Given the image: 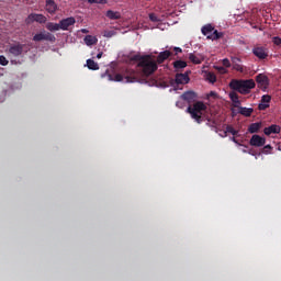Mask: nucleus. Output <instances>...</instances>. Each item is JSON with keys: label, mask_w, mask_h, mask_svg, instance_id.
<instances>
[{"label": "nucleus", "mask_w": 281, "mask_h": 281, "mask_svg": "<svg viewBox=\"0 0 281 281\" xmlns=\"http://www.w3.org/2000/svg\"><path fill=\"white\" fill-rule=\"evenodd\" d=\"M176 85H188L190 82V77L188 76V72L186 74H177L175 78Z\"/></svg>", "instance_id": "obj_12"}, {"label": "nucleus", "mask_w": 281, "mask_h": 281, "mask_svg": "<svg viewBox=\"0 0 281 281\" xmlns=\"http://www.w3.org/2000/svg\"><path fill=\"white\" fill-rule=\"evenodd\" d=\"M83 43L88 46L91 47V45H98V37L93 36V35H87L83 38Z\"/></svg>", "instance_id": "obj_21"}, {"label": "nucleus", "mask_w": 281, "mask_h": 281, "mask_svg": "<svg viewBox=\"0 0 281 281\" xmlns=\"http://www.w3.org/2000/svg\"><path fill=\"white\" fill-rule=\"evenodd\" d=\"M45 9H46V12H48L49 14H55L56 10H58V5L54 0H46Z\"/></svg>", "instance_id": "obj_15"}, {"label": "nucleus", "mask_w": 281, "mask_h": 281, "mask_svg": "<svg viewBox=\"0 0 281 281\" xmlns=\"http://www.w3.org/2000/svg\"><path fill=\"white\" fill-rule=\"evenodd\" d=\"M189 60L193 63V65H201L205 57L202 54L191 53L189 54Z\"/></svg>", "instance_id": "obj_14"}, {"label": "nucleus", "mask_w": 281, "mask_h": 281, "mask_svg": "<svg viewBox=\"0 0 281 281\" xmlns=\"http://www.w3.org/2000/svg\"><path fill=\"white\" fill-rule=\"evenodd\" d=\"M173 52H175V54L177 56V54H181V52H183V49H181V47H175Z\"/></svg>", "instance_id": "obj_40"}, {"label": "nucleus", "mask_w": 281, "mask_h": 281, "mask_svg": "<svg viewBox=\"0 0 281 281\" xmlns=\"http://www.w3.org/2000/svg\"><path fill=\"white\" fill-rule=\"evenodd\" d=\"M181 98L184 100V102H188L190 104L196 99V93H194V91H187L181 94Z\"/></svg>", "instance_id": "obj_17"}, {"label": "nucleus", "mask_w": 281, "mask_h": 281, "mask_svg": "<svg viewBox=\"0 0 281 281\" xmlns=\"http://www.w3.org/2000/svg\"><path fill=\"white\" fill-rule=\"evenodd\" d=\"M209 41H218V38H223V33L217 30H213V33L206 36Z\"/></svg>", "instance_id": "obj_23"}, {"label": "nucleus", "mask_w": 281, "mask_h": 281, "mask_svg": "<svg viewBox=\"0 0 281 281\" xmlns=\"http://www.w3.org/2000/svg\"><path fill=\"white\" fill-rule=\"evenodd\" d=\"M170 56H172V53L170 50H164L159 53L156 60L158 65H161L165 60H168Z\"/></svg>", "instance_id": "obj_16"}, {"label": "nucleus", "mask_w": 281, "mask_h": 281, "mask_svg": "<svg viewBox=\"0 0 281 281\" xmlns=\"http://www.w3.org/2000/svg\"><path fill=\"white\" fill-rule=\"evenodd\" d=\"M232 140L236 143V138L235 137H233Z\"/></svg>", "instance_id": "obj_46"}, {"label": "nucleus", "mask_w": 281, "mask_h": 281, "mask_svg": "<svg viewBox=\"0 0 281 281\" xmlns=\"http://www.w3.org/2000/svg\"><path fill=\"white\" fill-rule=\"evenodd\" d=\"M9 52L12 54V56H21V54H23V45H13L9 48Z\"/></svg>", "instance_id": "obj_19"}, {"label": "nucleus", "mask_w": 281, "mask_h": 281, "mask_svg": "<svg viewBox=\"0 0 281 281\" xmlns=\"http://www.w3.org/2000/svg\"><path fill=\"white\" fill-rule=\"evenodd\" d=\"M250 146H255V148H262V146H265V144H267V138L258 135V134H254L249 140Z\"/></svg>", "instance_id": "obj_8"}, {"label": "nucleus", "mask_w": 281, "mask_h": 281, "mask_svg": "<svg viewBox=\"0 0 281 281\" xmlns=\"http://www.w3.org/2000/svg\"><path fill=\"white\" fill-rule=\"evenodd\" d=\"M98 0H88V3H97Z\"/></svg>", "instance_id": "obj_44"}, {"label": "nucleus", "mask_w": 281, "mask_h": 281, "mask_svg": "<svg viewBox=\"0 0 281 281\" xmlns=\"http://www.w3.org/2000/svg\"><path fill=\"white\" fill-rule=\"evenodd\" d=\"M33 41L35 43H41V41H48L49 43H56V36L54 34L43 31L41 33H37L33 36Z\"/></svg>", "instance_id": "obj_5"}, {"label": "nucleus", "mask_w": 281, "mask_h": 281, "mask_svg": "<svg viewBox=\"0 0 281 281\" xmlns=\"http://www.w3.org/2000/svg\"><path fill=\"white\" fill-rule=\"evenodd\" d=\"M47 23V18L41 13H31L25 19L26 25H32V23Z\"/></svg>", "instance_id": "obj_6"}, {"label": "nucleus", "mask_w": 281, "mask_h": 281, "mask_svg": "<svg viewBox=\"0 0 281 281\" xmlns=\"http://www.w3.org/2000/svg\"><path fill=\"white\" fill-rule=\"evenodd\" d=\"M280 131H281L280 125H276V124H272V125L263 128V133L267 136H269V135H278L280 133Z\"/></svg>", "instance_id": "obj_13"}, {"label": "nucleus", "mask_w": 281, "mask_h": 281, "mask_svg": "<svg viewBox=\"0 0 281 281\" xmlns=\"http://www.w3.org/2000/svg\"><path fill=\"white\" fill-rule=\"evenodd\" d=\"M256 82L258 89L261 91H267L269 89L270 80L269 77L265 74H259L256 76Z\"/></svg>", "instance_id": "obj_7"}, {"label": "nucleus", "mask_w": 281, "mask_h": 281, "mask_svg": "<svg viewBox=\"0 0 281 281\" xmlns=\"http://www.w3.org/2000/svg\"><path fill=\"white\" fill-rule=\"evenodd\" d=\"M124 79L126 82H139V72L132 68H123L121 74L109 75V80L114 82H122Z\"/></svg>", "instance_id": "obj_3"}, {"label": "nucleus", "mask_w": 281, "mask_h": 281, "mask_svg": "<svg viewBox=\"0 0 281 281\" xmlns=\"http://www.w3.org/2000/svg\"><path fill=\"white\" fill-rule=\"evenodd\" d=\"M188 67V63L183 60H176L173 61V68L176 71H179V69H186Z\"/></svg>", "instance_id": "obj_26"}, {"label": "nucleus", "mask_w": 281, "mask_h": 281, "mask_svg": "<svg viewBox=\"0 0 281 281\" xmlns=\"http://www.w3.org/2000/svg\"><path fill=\"white\" fill-rule=\"evenodd\" d=\"M149 20L153 21V23L159 22V18L155 13L149 14Z\"/></svg>", "instance_id": "obj_36"}, {"label": "nucleus", "mask_w": 281, "mask_h": 281, "mask_svg": "<svg viewBox=\"0 0 281 281\" xmlns=\"http://www.w3.org/2000/svg\"><path fill=\"white\" fill-rule=\"evenodd\" d=\"M97 58H98V59L102 58V53H99V54L97 55Z\"/></svg>", "instance_id": "obj_45"}, {"label": "nucleus", "mask_w": 281, "mask_h": 281, "mask_svg": "<svg viewBox=\"0 0 281 281\" xmlns=\"http://www.w3.org/2000/svg\"><path fill=\"white\" fill-rule=\"evenodd\" d=\"M97 3L104 5V3H106V0H97Z\"/></svg>", "instance_id": "obj_42"}, {"label": "nucleus", "mask_w": 281, "mask_h": 281, "mask_svg": "<svg viewBox=\"0 0 281 281\" xmlns=\"http://www.w3.org/2000/svg\"><path fill=\"white\" fill-rule=\"evenodd\" d=\"M10 61L8 60V58H5V56L0 55V65H2V67H7Z\"/></svg>", "instance_id": "obj_33"}, {"label": "nucleus", "mask_w": 281, "mask_h": 281, "mask_svg": "<svg viewBox=\"0 0 281 281\" xmlns=\"http://www.w3.org/2000/svg\"><path fill=\"white\" fill-rule=\"evenodd\" d=\"M201 32L203 36H210L212 32H214V26L212 24H206L202 26Z\"/></svg>", "instance_id": "obj_25"}, {"label": "nucleus", "mask_w": 281, "mask_h": 281, "mask_svg": "<svg viewBox=\"0 0 281 281\" xmlns=\"http://www.w3.org/2000/svg\"><path fill=\"white\" fill-rule=\"evenodd\" d=\"M206 80L211 82V85H214V82H216V75L214 72H209L206 75Z\"/></svg>", "instance_id": "obj_30"}, {"label": "nucleus", "mask_w": 281, "mask_h": 281, "mask_svg": "<svg viewBox=\"0 0 281 281\" xmlns=\"http://www.w3.org/2000/svg\"><path fill=\"white\" fill-rule=\"evenodd\" d=\"M81 33H82V34H89V30H87V29H81Z\"/></svg>", "instance_id": "obj_43"}, {"label": "nucleus", "mask_w": 281, "mask_h": 281, "mask_svg": "<svg viewBox=\"0 0 281 281\" xmlns=\"http://www.w3.org/2000/svg\"><path fill=\"white\" fill-rule=\"evenodd\" d=\"M229 87L233 91L247 95L251 93V89H256V81L254 79H233L229 82Z\"/></svg>", "instance_id": "obj_2"}, {"label": "nucleus", "mask_w": 281, "mask_h": 281, "mask_svg": "<svg viewBox=\"0 0 281 281\" xmlns=\"http://www.w3.org/2000/svg\"><path fill=\"white\" fill-rule=\"evenodd\" d=\"M71 25H76V18L70 16L59 21V27L64 32H67Z\"/></svg>", "instance_id": "obj_9"}, {"label": "nucleus", "mask_w": 281, "mask_h": 281, "mask_svg": "<svg viewBox=\"0 0 281 281\" xmlns=\"http://www.w3.org/2000/svg\"><path fill=\"white\" fill-rule=\"evenodd\" d=\"M105 16L108 19H110L111 21H117L120 19H122V14L117 11H113V10H108L105 13Z\"/></svg>", "instance_id": "obj_20"}, {"label": "nucleus", "mask_w": 281, "mask_h": 281, "mask_svg": "<svg viewBox=\"0 0 281 281\" xmlns=\"http://www.w3.org/2000/svg\"><path fill=\"white\" fill-rule=\"evenodd\" d=\"M103 36L105 37V38H113V36H115V31H104L103 32Z\"/></svg>", "instance_id": "obj_31"}, {"label": "nucleus", "mask_w": 281, "mask_h": 281, "mask_svg": "<svg viewBox=\"0 0 281 281\" xmlns=\"http://www.w3.org/2000/svg\"><path fill=\"white\" fill-rule=\"evenodd\" d=\"M261 102H262L263 104H269V103L271 102V95H269V94H263V95L261 97Z\"/></svg>", "instance_id": "obj_32"}, {"label": "nucleus", "mask_w": 281, "mask_h": 281, "mask_svg": "<svg viewBox=\"0 0 281 281\" xmlns=\"http://www.w3.org/2000/svg\"><path fill=\"white\" fill-rule=\"evenodd\" d=\"M272 43L277 46L281 45V38L278 36L272 37Z\"/></svg>", "instance_id": "obj_38"}, {"label": "nucleus", "mask_w": 281, "mask_h": 281, "mask_svg": "<svg viewBox=\"0 0 281 281\" xmlns=\"http://www.w3.org/2000/svg\"><path fill=\"white\" fill-rule=\"evenodd\" d=\"M87 67L92 71H98V69H100V66L93 59H87Z\"/></svg>", "instance_id": "obj_27"}, {"label": "nucleus", "mask_w": 281, "mask_h": 281, "mask_svg": "<svg viewBox=\"0 0 281 281\" xmlns=\"http://www.w3.org/2000/svg\"><path fill=\"white\" fill-rule=\"evenodd\" d=\"M176 106H178L179 109L183 108V103H181V101L176 102Z\"/></svg>", "instance_id": "obj_41"}, {"label": "nucleus", "mask_w": 281, "mask_h": 281, "mask_svg": "<svg viewBox=\"0 0 281 281\" xmlns=\"http://www.w3.org/2000/svg\"><path fill=\"white\" fill-rule=\"evenodd\" d=\"M260 128H262V122L251 123L248 126V133H250L251 135L260 133Z\"/></svg>", "instance_id": "obj_18"}, {"label": "nucleus", "mask_w": 281, "mask_h": 281, "mask_svg": "<svg viewBox=\"0 0 281 281\" xmlns=\"http://www.w3.org/2000/svg\"><path fill=\"white\" fill-rule=\"evenodd\" d=\"M259 111H267L269 109V103H262V101L258 105Z\"/></svg>", "instance_id": "obj_34"}, {"label": "nucleus", "mask_w": 281, "mask_h": 281, "mask_svg": "<svg viewBox=\"0 0 281 281\" xmlns=\"http://www.w3.org/2000/svg\"><path fill=\"white\" fill-rule=\"evenodd\" d=\"M227 133H231V135H238V131H236L232 125L226 126V131L224 132L223 137H226Z\"/></svg>", "instance_id": "obj_29"}, {"label": "nucleus", "mask_w": 281, "mask_h": 281, "mask_svg": "<svg viewBox=\"0 0 281 281\" xmlns=\"http://www.w3.org/2000/svg\"><path fill=\"white\" fill-rule=\"evenodd\" d=\"M252 54L257 56V58H260V60H265L269 54L267 53V48L265 47H255L252 49Z\"/></svg>", "instance_id": "obj_11"}, {"label": "nucleus", "mask_w": 281, "mask_h": 281, "mask_svg": "<svg viewBox=\"0 0 281 281\" xmlns=\"http://www.w3.org/2000/svg\"><path fill=\"white\" fill-rule=\"evenodd\" d=\"M229 99L234 103V106H238L240 104V99H238V93L236 92H229Z\"/></svg>", "instance_id": "obj_28"}, {"label": "nucleus", "mask_w": 281, "mask_h": 281, "mask_svg": "<svg viewBox=\"0 0 281 281\" xmlns=\"http://www.w3.org/2000/svg\"><path fill=\"white\" fill-rule=\"evenodd\" d=\"M222 65H223L224 67L229 68V67H232V61H229L227 58H224V59L222 60Z\"/></svg>", "instance_id": "obj_37"}, {"label": "nucleus", "mask_w": 281, "mask_h": 281, "mask_svg": "<svg viewBox=\"0 0 281 281\" xmlns=\"http://www.w3.org/2000/svg\"><path fill=\"white\" fill-rule=\"evenodd\" d=\"M231 61L235 71H238L239 74H247V68L240 65V57H231Z\"/></svg>", "instance_id": "obj_10"}, {"label": "nucleus", "mask_w": 281, "mask_h": 281, "mask_svg": "<svg viewBox=\"0 0 281 281\" xmlns=\"http://www.w3.org/2000/svg\"><path fill=\"white\" fill-rule=\"evenodd\" d=\"M272 148H273V147H271V145H266V146H263V148H262V153H263L265 155H269V154L271 153Z\"/></svg>", "instance_id": "obj_35"}, {"label": "nucleus", "mask_w": 281, "mask_h": 281, "mask_svg": "<svg viewBox=\"0 0 281 281\" xmlns=\"http://www.w3.org/2000/svg\"><path fill=\"white\" fill-rule=\"evenodd\" d=\"M46 30H48V32H58V30H60V23L48 22Z\"/></svg>", "instance_id": "obj_24"}, {"label": "nucleus", "mask_w": 281, "mask_h": 281, "mask_svg": "<svg viewBox=\"0 0 281 281\" xmlns=\"http://www.w3.org/2000/svg\"><path fill=\"white\" fill-rule=\"evenodd\" d=\"M134 60H138L137 68L139 74V81L136 82H142L144 78H148V76H153V72L158 69L157 61L153 59L150 55L146 56H135Z\"/></svg>", "instance_id": "obj_1"}, {"label": "nucleus", "mask_w": 281, "mask_h": 281, "mask_svg": "<svg viewBox=\"0 0 281 281\" xmlns=\"http://www.w3.org/2000/svg\"><path fill=\"white\" fill-rule=\"evenodd\" d=\"M203 111H207V105L203 101H198L193 105H189L187 113H190L192 120H195L198 124H202L204 121Z\"/></svg>", "instance_id": "obj_4"}, {"label": "nucleus", "mask_w": 281, "mask_h": 281, "mask_svg": "<svg viewBox=\"0 0 281 281\" xmlns=\"http://www.w3.org/2000/svg\"><path fill=\"white\" fill-rule=\"evenodd\" d=\"M238 113L244 115V117H251V113H254V108H238Z\"/></svg>", "instance_id": "obj_22"}, {"label": "nucleus", "mask_w": 281, "mask_h": 281, "mask_svg": "<svg viewBox=\"0 0 281 281\" xmlns=\"http://www.w3.org/2000/svg\"><path fill=\"white\" fill-rule=\"evenodd\" d=\"M207 98H213L214 100H216V98H218V94L215 91H211Z\"/></svg>", "instance_id": "obj_39"}]
</instances>
